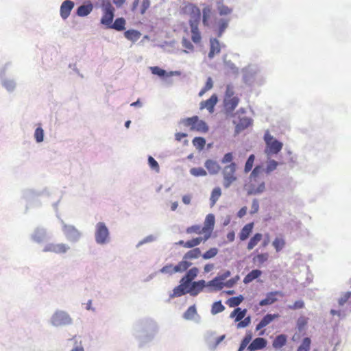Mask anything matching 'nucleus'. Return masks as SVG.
<instances>
[{"label": "nucleus", "mask_w": 351, "mask_h": 351, "mask_svg": "<svg viewBox=\"0 0 351 351\" xmlns=\"http://www.w3.org/2000/svg\"><path fill=\"white\" fill-rule=\"evenodd\" d=\"M285 245V241L283 239L276 237L272 242V245L277 252L281 251Z\"/></svg>", "instance_id": "nucleus-55"}, {"label": "nucleus", "mask_w": 351, "mask_h": 351, "mask_svg": "<svg viewBox=\"0 0 351 351\" xmlns=\"http://www.w3.org/2000/svg\"><path fill=\"white\" fill-rule=\"evenodd\" d=\"M206 143L205 138L202 136H196L192 140L193 146L199 152L204 149Z\"/></svg>", "instance_id": "nucleus-44"}, {"label": "nucleus", "mask_w": 351, "mask_h": 351, "mask_svg": "<svg viewBox=\"0 0 351 351\" xmlns=\"http://www.w3.org/2000/svg\"><path fill=\"white\" fill-rule=\"evenodd\" d=\"M244 300V297L243 295H239L238 296L231 297L227 300L226 304L228 305L231 308H236L239 306L243 301Z\"/></svg>", "instance_id": "nucleus-41"}, {"label": "nucleus", "mask_w": 351, "mask_h": 351, "mask_svg": "<svg viewBox=\"0 0 351 351\" xmlns=\"http://www.w3.org/2000/svg\"><path fill=\"white\" fill-rule=\"evenodd\" d=\"M246 308L242 309L240 307H236L230 313V318L234 319L235 322L241 321L247 314Z\"/></svg>", "instance_id": "nucleus-31"}, {"label": "nucleus", "mask_w": 351, "mask_h": 351, "mask_svg": "<svg viewBox=\"0 0 351 351\" xmlns=\"http://www.w3.org/2000/svg\"><path fill=\"white\" fill-rule=\"evenodd\" d=\"M202 241V237L193 238L186 241V248H195Z\"/></svg>", "instance_id": "nucleus-56"}, {"label": "nucleus", "mask_w": 351, "mask_h": 351, "mask_svg": "<svg viewBox=\"0 0 351 351\" xmlns=\"http://www.w3.org/2000/svg\"><path fill=\"white\" fill-rule=\"evenodd\" d=\"M175 269V265H173L172 263H168L163 266L160 270L159 272L165 274H169V276L173 275V274H176V271L173 270Z\"/></svg>", "instance_id": "nucleus-53"}, {"label": "nucleus", "mask_w": 351, "mask_h": 351, "mask_svg": "<svg viewBox=\"0 0 351 351\" xmlns=\"http://www.w3.org/2000/svg\"><path fill=\"white\" fill-rule=\"evenodd\" d=\"M49 323L55 328H63L71 326L73 319L67 311L57 309L51 315Z\"/></svg>", "instance_id": "nucleus-3"}, {"label": "nucleus", "mask_w": 351, "mask_h": 351, "mask_svg": "<svg viewBox=\"0 0 351 351\" xmlns=\"http://www.w3.org/2000/svg\"><path fill=\"white\" fill-rule=\"evenodd\" d=\"M217 10L220 16H226L232 13L233 9L223 3L221 1H217Z\"/></svg>", "instance_id": "nucleus-34"}, {"label": "nucleus", "mask_w": 351, "mask_h": 351, "mask_svg": "<svg viewBox=\"0 0 351 351\" xmlns=\"http://www.w3.org/2000/svg\"><path fill=\"white\" fill-rule=\"evenodd\" d=\"M191 10L190 19L189 21V24H199L201 19L200 10L193 5H189Z\"/></svg>", "instance_id": "nucleus-28"}, {"label": "nucleus", "mask_w": 351, "mask_h": 351, "mask_svg": "<svg viewBox=\"0 0 351 351\" xmlns=\"http://www.w3.org/2000/svg\"><path fill=\"white\" fill-rule=\"evenodd\" d=\"M34 136L36 143H40L43 142L45 136L44 130L41 127L36 128Z\"/></svg>", "instance_id": "nucleus-52"}, {"label": "nucleus", "mask_w": 351, "mask_h": 351, "mask_svg": "<svg viewBox=\"0 0 351 351\" xmlns=\"http://www.w3.org/2000/svg\"><path fill=\"white\" fill-rule=\"evenodd\" d=\"M219 250L217 247H211L203 254L202 257L204 260H208L214 258L218 254Z\"/></svg>", "instance_id": "nucleus-49"}, {"label": "nucleus", "mask_w": 351, "mask_h": 351, "mask_svg": "<svg viewBox=\"0 0 351 351\" xmlns=\"http://www.w3.org/2000/svg\"><path fill=\"white\" fill-rule=\"evenodd\" d=\"M62 226V232L66 240L71 243H77L82 237V232L74 226L66 224L63 219H60Z\"/></svg>", "instance_id": "nucleus-10"}, {"label": "nucleus", "mask_w": 351, "mask_h": 351, "mask_svg": "<svg viewBox=\"0 0 351 351\" xmlns=\"http://www.w3.org/2000/svg\"><path fill=\"white\" fill-rule=\"evenodd\" d=\"M218 101L216 95H213L209 99L202 101L200 103V108H206L209 112L212 113L214 111L215 106Z\"/></svg>", "instance_id": "nucleus-25"}, {"label": "nucleus", "mask_w": 351, "mask_h": 351, "mask_svg": "<svg viewBox=\"0 0 351 351\" xmlns=\"http://www.w3.org/2000/svg\"><path fill=\"white\" fill-rule=\"evenodd\" d=\"M284 293L280 291H270L266 293L265 298L259 301L260 306H269L278 300V297H283Z\"/></svg>", "instance_id": "nucleus-16"}, {"label": "nucleus", "mask_w": 351, "mask_h": 351, "mask_svg": "<svg viewBox=\"0 0 351 351\" xmlns=\"http://www.w3.org/2000/svg\"><path fill=\"white\" fill-rule=\"evenodd\" d=\"M192 263L189 261L186 258H184L183 256L182 259L178 264L175 265V269L173 270L176 273L185 272L191 265Z\"/></svg>", "instance_id": "nucleus-33"}, {"label": "nucleus", "mask_w": 351, "mask_h": 351, "mask_svg": "<svg viewBox=\"0 0 351 351\" xmlns=\"http://www.w3.org/2000/svg\"><path fill=\"white\" fill-rule=\"evenodd\" d=\"M311 345V339L308 337L303 338L300 345L298 346L297 351H310Z\"/></svg>", "instance_id": "nucleus-46"}, {"label": "nucleus", "mask_w": 351, "mask_h": 351, "mask_svg": "<svg viewBox=\"0 0 351 351\" xmlns=\"http://www.w3.org/2000/svg\"><path fill=\"white\" fill-rule=\"evenodd\" d=\"M252 123V119L244 117L239 119V123L235 125L234 128V136L239 135L242 131L247 129Z\"/></svg>", "instance_id": "nucleus-22"}, {"label": "nucleus", "mask_w": 351, "mask_h": 351, "mask_svg": "<svg viewBox=\"0 0 351 351\" xmlns=\"http://www.w3.org/2000/svg\"><path fill=\"white\" fill-rule=\"evenodd\" d=\"M234 155L232 152H228L225 154L221 160V162L223 164H228L233 162Z\"/></svg>", "instance_id": "nucleus-64"}, {"label": "nucleus", "mask_w": 351, "mask_h": 351, "mask_svg": "<svg viewBox=\"0 0 351 351\" xmlns=\"http://www.w3.org/2000/svg\"><path fill=\"white\" fill-rule=\"evenodd\" d=\"M43 194V191H37L32 189H27L23 191L22 197L26 202L25 213L32 208H39L42 203L38 197Z\"/></svg>", "instance_id": "nucleus-6"}, {"label": "nucleus", "mask_w": 351, "mask_h": 351, "mask_svg": "<svg viewBox=\"0 0 351 351\" xmlns=\"http://www.w3.org/2000/svg\"><path fill=\"white\" fill-rule=\"evenodd\" d=\"M104 14L101 19L100 23L109 29L113 23L114 17V8L110 1L104 2L102 5Z\"/></svg>", "instance_id": "nucleus-12"}, {"label": "nucleus", "mask_w": 351, "mask_h": 351, "mask_svg": "<svg viewBox=\"0 0 351 351\" xmlns=\"http://www.w3.org/2000/svg\"><path fill=\"white\" fill-rule=\"evenodd\" d=\"M125 19L123 17L117 18L111 24L109 29H113L118 32H121L125 29Z\"/></svg>", "instance_id": "nucleus-36"}, {"label": "nucleus", "mask_w": 351, "mask_h": 351, "mask_svg": "<svg viewBox=\"0 0 351 351\" xmlns=\"http://www.w3.org/2000/svg\"><path fill=\"white\" fill-rule=\"evenodd\" d=\"M287 343V335L280 334L276 335L272 342V346L276 350H280Z\"/></svg>", "instance_id": "nucleus-30"}, {"label": "nucleus", "mask_w": 351, "mask_h": 351, "mask_svg": "<svg viewBox=\"0 0 351 351\" xmlns=\"http://www.w3.org/2000/svg\"><path fill=\"white\" fill-rule=\"evenodd\" d=\"M278 166V162L273 159H269L267 162L266 168L264 169V171L267 174H269L273 171L276 169Z\"/></svg>", "instance_id": "nucleus-50"}, {"label": "nucleus", "mask_w": 351, "mask_h": 351, "mask_svg": "<svg viewBox=\"0 0 351 351\" xmlns=\"http://www.w3.org/2000/svg\"><path fill=\"white\" fill-rule=\"evenodd\" d=\"M239 103V98L238 97L224 98L223 106L225 114L227 116L232 115L233 111L235 110Z\"/></svg>", "instance_id": "nucleus-18"}, {"label": "nucleus", "mask_w": 351, "mask_h": 351, "mask_svg": "<svg viewBox=\"0 0 351 351\" xmlns=\"http://www.w3.org/2000/svg\"><path fill=\"white\" fill-rule=\"evenodd\" d=\"M258 71V67L256 64H250L242 69L243 82L248 86L252 85L255 75Z\"/></svg>", "instance_id": "nucleus-14"}, {"label": "nucleus", "mask_w": 351, "mask_h": 351, "mask_svg": "<svg viewBox=\"0 0 351 351\" xmlns=\"http://www.w3.org/2000/svg\"><path fill=\"white\" fill-rule=\"evenodd\" d=\"M156 237L155 236L152 234L148 235L137 243L136 247L138 248L145 243L153 242L156 241Z\"/></svg>", "instance_id": "nucleus-62"}, {"label": "nucleus", "mask_w": 351, "mask_h": 351, "mask_svg": "<svg viewBox=\"0 0 351 351\" xmlns=\"http://www.w3.org/2000/svg\"><path fill=\"white\" fill-rule=\"evenodd\" d=\"M215 223V215L210 213L208 214L205 218L203 230H213Z\"/></svg>", "instance_id": "nucleus-38"}, {"label": "nucleus", "mask_w": 351, "mask_h": 351, "mask_svg": "<svg viewBox=\"0 0 351 351\" xmlns=\"http://www.w3.org/2000/svg\"><path fill=\"white\" fill-rule=\"evenodd\" d=\"M268 258V253L258 254L257 256L253 258V263H255L256 262H258L259 265H262L267 261Z\"/></svg>", "instance_id": "nucleus-57"}, {"label": "nucleus", "mask_w": 351, "mask_h": 351, "mask_svg": "<svg viewBox=\"0 0 351 351\" xmlns=\"http://www.w3.org/2000/svg\"><path fill=\"white\" fill-rule=\"evenodd\" d=\"M189 171L195 177H203L207 175V171L203 167H193Z\"/></svg>", "instance_id": "nucleus-51"}, {"label": "nucleus", "mask_w": 351, "mask_h": 351, "mask_svg": "<svg viewBox=\"0 0 351 351\" xmlns=\"http://www.w3.org/2000/svg\"><path fill=\"white\" fill-rule=\"evenodd\" d=\"M268 341L264 337H256L247 347V351H258L265 348Z\"/></svg>", "instance_id": "nucleus-19"}, {"label": "nucleus", "mask_w": 351, "mask_h": 351, "mask_svg": "<svg viewBox=\"0 0 351 351\" xmlns=\"http://www.w3.org/2000/svg\"><path fill=\"white\" fill-rule=\"evenodd\" d=\"M254 160H255V155L254 154H250L246 161H245V166H244V173H249L250 171H252V168H253V166H254Z\"/></svg>", "instance_id": "nucleus-48"}, {"label": "nucleus", "mask_w": 351, "mask_h": 351, "mask_svg": "<svg viewBox=\"0 0 351 351\" xmlns=\"http://www.w3.org/2000/svg\"><path fill=\"white\" fill-rule=\"evenodd\" d=\"M52 237L51 233L46 228L38 226L34 228L30 234V239L36 243H42L50 240Z\"/></svg>", "instance_id": "nucleus-11"}, {"label": "nucleus", "mask_w": 351, "mask_h": 351, "mask_svg": "<svg viewBox=\"0 0 351 351\" xmlns=\"http://www.w3.org/2000/svg\"><path fill=\"white\" fill-rule=\"evenodd\" d=\"M195 315H197V308L195 304L190 306L183 313L182 317L186 320H192Z\"/></svg>", "instance_id": "nucleus-43"}, {"label": "nucleus", "mask_w": 351, "mask_h": 351, "mask_svg": "<svg viewBox=\"0 0 351 351\" xmlns=\"http://www.w3.org/2000/svg\"><path fill=\"white\" fill-rule=\"evenodd\" d=\"M147 162L149 168L158 173L160 171V166L158 162L152 156H148Z\"/></svg>", "instance_id": "nucleus-54"}, {"label": "nucleus", "mask_w": 351, "mask_h": 351, "mask_svg": "<svg viewBox=\"0 0 351 351\" xmlns=\"http://www.w3.org/2000/svg\"><path fill=\"white\" fill-rule=\"evenodd\" d=\"M237 170V164L232 162L224 167L222 170L223 177H237L234 173Z\"/></svg>", "instance_id": "nucleus-37"}, {"label": "nucleus", "mask_w": 351, "mask_h": 351, "mask_svg": "<svg viewBox=\"0 0 351 351\" xmlns=\"http://www.w3.org/2000/svg\"><path fill=\"white\" fill-rule=\"evenodd\" d=\"M263 274V271L258 269H252L243 278V283L245 285L250 284L256 279L260 278Z\"/></svg>", "instance_id": "nucleus-32"}, {"label": "nucleus", "mask_w": 351, "mask_h": 351, "mask_svg": "<svg viewBox=\"0 0 351 351\" xmlns=\"http://www.w3.org/2000/svg\"><path fill=\"white\" fill-rule=\"evenodd\" d=\"M254 223V222H250L245 224L239 233V239L241 241L247 240L253 232Z\"/></svg>", "instance_id": "nucleus-24"}, {"label": "nucleus", "mask_w": 351, "mask_h": 351, "mask_svg": "<svg viewBox=\"0 0 351 351\" xmlns=\"http://www.w3.org/2000/svg\"><path fill=\"white\" fill-rule=\"evenodd\" d=\"M157 332L156 322L152 319L144 318L135 324L133 335L138 341V346L142 348L153 341Z\"/></svg>", "instance_id": "nucleus-1"}, {"label": "nucleus", "mask_w": 351, "mask_h": 351, "mask_svg": "<svg viewBox=\"0 0 351 351\" xmlns=\"http://www.w3.org/2000/svg\"><path fill=\"white\" fill-rule=\"evenodd\" d=\"M239 280L240 276L239 275H237L234 277L226 280L224 284V287L232 288L238 282Z\"/></svg>", "instance_id": "nucleus-61"}, {"label": "nucleus", "mask_w": 351, "mask_h": 351, "mask_svg": "<svg viewBox=\"0 0 351 351\" xmlns=\"http://www.w3.org/2000/svg\"><path fill=\"white\" fill-rule=\"evenodd\" d=\"M251 324V316H245L241 321L238 322L237 324V328H244Z\"/></svg>", "instance_id": "nucleus-60"}, {"label": "nucleus", "mask_w": 351, "mask_h": 351, "mask_svg": "<svg viewBox=\"0 0 351 351\" xmlns=\"http://www.w3.org/2000/svg\"><path fill=\"white\" fill-rule=\"evenodd\" d=\"M351 298V291H347L342 294L338 300V304L343 306Z\"/></svg>", "instance_id": "nucleus-58"}, {"label": "nucleus", "mask_w": 351, "mask_h": 351, "mask_svg": "<svg viewBox=\"0 0 351 351\" xmlns=\"http://www.w3.org/2000/svg\"><path fill=\"white\" fill-rule=\"evenodd\" d=\"M263 234L259 232L255 233L250 239L247 248L248 250H252L262 239Z\"/></svg>", "instance_id": "nucleus-42"}, {"label": "nucleus", "mask_w": 351, "mask_h": 351, "mask_svg": "<svg viewBox=\"0 0 351 351\" xmlns=\"http://www.w3.org/2000/svg\"><path fill=\"white\" fill-rule=\"evenodd\" d=\"M220 43L217 38H210V51L208 57L213 59L215 54L220 53Z\"/></svg>", "instance_id": "nucleus-27"}, {"label": "nucleus", "mask_w": 351, "mask_h": 351, "mask_svg": "<svg viewBox=\"0 0 351 351\" xmlns=\"http://www.w3.org/2000/svg\"><path fill=\"white\" fill-rule=\"evenodd\" d=\"M179 125H183L186 127H190L191 131H197L201 133H207L209 127L206 122L199 119V117L194 115L191 117L181 119L178 123Z\"/></svg>", "instance_id": "nucleus-4"}, {"label": "nucleus", "mask_w": 351, "mask_h": 351, "mask_svg": "<svg viewBox=\"0 0 351 351\" xmlns=\"http://www.w3.org/2000/svg\"><path fill=\"white\" fill-rule=\"evenodd\" d=\"M74 5V2L71 0H65L62 3L60 8V14L62 19L65 20L69 16Z\"/></svg>", "instance_id": "nucleus-20"}, {"label": "nucleus", "mask_w": 351, "mask_h": 351, "mask_svg": "<svg viewBox=\"0 0 351 351\" xmlns=\"http://www.w3.org/2000/svg\"><path fill=\"white\" fill-rule=\"evenodd\" d=\"M264 171V169L262 165H256L250 175L249 179L251 183L248 186L247 191V195H256L263 193L265 191V182L262 180L258 183V186H256L254 182H258L257 178L259 174Z\"/></svg>", "instance_id": "nucleus-2"}, {"label": "nucleus", "mask_w": 351, "mask_h": 351, "mask_svg": "<svg viewBox=\"0 0 351 351\" xmlns=\"http://www.w3.org/2000/svg\"><path fill=\"white\" fill-rule=\"evenodd\" d=\"M211 9L209 7H205L202 10V23L204 27H210L213 23L210 21L211 17Z\"/></svg>", "instance_id": "nucleus-35"}, {"label": "nucleus", "mask_w": 351, "mask_h": 351, "mask_svg": "<svg viewBox=\"0 0 351 351\" xmlns=\"http://www.w3.org/2000/svg\"><path fill=\"white\" fill-rule=\"evenodd\" d=\"M150 71L153 75L158 76L160 79L163 80H168V79L171 77L172 76H179L180 75V71H176L167 72L165 69H162L157 66H151Z\"/></svg>", "instance_id": "nucleus-17"}, {"label": "nucleus", "mask_w": 351, "mask_h": 351, "mask_svg": "<svg viewBox=\"0 0 351 351\" xmlns=\"http://www.w3.org/2000/svg\"><path fill=\"white\" fill-rule=\"evenodd\" d=\"M263 140L265 143V153L267 156L276 155L282 150L283 143L274 138L269 130L265 131Z\"/></svg>", "instance_id": "nucleus-5"}, {"label": "nucleus", "mask_w": 351, "mask_h": 351, "mask_svg": "<svg viewBox=\"0 0 351 351\" xmlns=\"http://www.w3.org/2000/svg\"><path fill=\"white\" fill-rule=\"evenodd\" d=\"M307 324V320L304 317H300L297 320V328L300 332L302 331Z\"/></svg>", "instance_id": "nucleus-63"}, {"label": "nucleus", "mask_w": 351, "mask_h": 351, "mask_svg": "<svg viewBox=\"0 0 351 351\" xmlns=\"http://www.w3.org/2000/svg\"><path fill=\"white\" fill-rule=\"evenodd\" d=\"M221 195V190L219 187H215L211 192L210 202L211 206H214Z\"/></svg>", "instance_id": "nucleus-47"}, {"label": "nucleus", "mask_w": 351, "mask_h": 351, "mask_svg": "<svg viewBox=\"0 0 351 351\" xmlns=\"http://www.w3.org/2000/svg\"><path fill=\"white\" fill-rule=\"evenodd\" d=\"M231 276L230 270H225L222 273H219L212 280H209V284L213 287L215 291H219L223 289L226 280Z\"/></svg>", "instance_id": "nucleus-13"}, {"label": "nucleus", "mask_w": 351, "mask_h": 351, "mask_svg": "<svg viewBox=\"0 0 351 351\" xmlns=\"http://www.w3.org/2000/svg\"><path fill=\"white\" fill-rule=\"evenodd\" d=\"M141 36V32L136 29H128L124 32V36L133 43L136 42L140 38Z\"/></svg>", "instance_id": "nucleus-39"}, {"label": "nucleus", "mask_w": 351, "mask_h": 351, "mask_svg": "<svg viewBox=\"0 0 351 351\" xmlns=\"http://www.w3.org/2000/svg\"><path fill=\"white\" fill-rule=\"evenodd\" d=\"M279 317H280V315L278 313H273V314L267 313L263 317V319L264 322L266 323V324L269 325L274 319L278 318Z\"/></svg>", "instance_id": "nucleus-59"}, {"label": "nucleus", "mask_w": 351, "mask_h": 351, "mask_svg": "<svg viewBox=\"0 0 351 351\" xmlns=\"http://www.w3.org/2000/svg\"><path fill=\"white\" fill-rule=\"evenodd\" d=\"M93 6L91 2L80 5L76 10V14L80 17L88 16L93 10Z\"/></svg>", "instance_id": "nucleus-29"}, {"label": "nucleus", "mask_w": 351, "mask_h": 351, "mask_svg": "<svg viewBox=\"0 0 351 351\" xmlns=\"http://www.w3.org/2000/svg\"><path fill=\"white\" fill-rule=\"evenodd\" d=\"M184 258L189 260L197 259L199 256H202V252L200 248L195 247L188 251L184 254Z\"/></svg>", "instance_id": "nucleus-40"}, {"label": "nucleus", "mask_w": 351, "mask_h": 351, "mask_svg": "<svg viewBox=\"0 0 351 351\" xmlns=\"http://www.w3.org/2000/svg\"><path fill=\"white\" fill-rule=\"evenodd\" d=\"M225 306L222 304L221 300H218L213 303L211 306V314L215 315L219 313L223 312L225 310Z\"/></svg>", "instance_id": "nucleus-45"}, {"label": "nucleus", "mask_w": 351, "mask_h": 351, "mask_svg": "<svg viewBox=\"0 0 351 351\" xmlns=\"http://www.w3.org/2000/svg\"><path fill=\"white\" fill-rule=\"evenodd\" d=\"M230 18L215 16L210 28L213 29L217 38H221L228 28Z\"/></svg>", "instance_id": "nucleus-9"}, {"label": "nucleus", "mask_w": 351, "mask_h": 351, "mask_svg": "<svg viewBox=\"0 0 351 351\" xmlns=\"http://www.w3.org/2000/svg\"><path fill=\"white\" fill-rule=\"evenodd\" d=\"M186 286L189 294L193 297L198 295L205 288H207V291L209 293L215 292L213 287L210 285L209 281L206 282L203 279L189 282Z\"/></svg>", "instance_id": "nucleus-8"}, {"label": "nucleus", "mask_w": 351, "mask_h": 351, "mask_svg": "<svg viewBox=\"0 0 351 351\" xmlns=\"http://www.w3.org/2000/svg\"><path fill=\"white\" fill-rule=\"evenodd\" d=\"M95 240L97 244L104 245L110 242V231L104 222H98L95 226Z\"/></svg>", "instance_id": "nucleus-7"}, {"label": "nucleus", "mask_w": 351, "mask_h": 351, "mask_svg": "<svg viewBox=\"0 0 351 351\" xmlns=\"http://www.w3.org/2000/svg\"><path fill=\"white\" fill-rule=\"evenodd\" d=\"M199 270L197 267H193L191 268H189L186 271L184 276H182L180 278V280L188 284L191 282H194L195 279L198 276Z\"/></svg>", "instance_id": "nucleus-21"}, {"label": "nucleus", "mask_w": 351, "mask_h": 351, "mask_svg": "<svg viewBox=\"0 0 351 351\" xmlns=\"http://www.w3.org/2000/svg\"><path fill=\"white\" fill-rule=\"evenodd\" d=\"M70 249V247L64 243H47L43 249V252H53L55 254H65Z\"/></svg>", "instance_id": "nucleus-15"}, {"label": "nucleus", "mask_w": 351, "mask_h": 351, "mask_svg": "<svg viewBox=\"0 0 351 351\" xmlns=\"http://www.w3.org/2000/svg\"><path fill=\"white\" fill-rule=\"evenodd\" d=\"M179 283L180 284L173 289V293L169 295L170 298H178L189 294L188 287L186 286L187 284L180 280Z\"/></svg>", "instance_id": "nucleus-23"}, {"label": "nucleus", "mask_w": 351, "mask_h": 351, "mask_svg": "<svg viewBox=\"0 0 351 351\" xmlns=\"http://www.w3.org/2000/svg\"><path fill=\"white\" fill-rule=\"evenodd\" d=\"M204 167L210 175L217 174L221 169L217 162L212 159L206 160L204 162Z\"/></svg>", "instance_id": "nucleus-26"}]
</instances>
